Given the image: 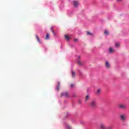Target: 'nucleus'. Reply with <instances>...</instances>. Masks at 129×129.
<instances>
[{
  "mask_svg": "<svg viewBox=\"0 0 129 129\" xmlns=\"http://www.w3.org/2000/svg\"><path fill=\"white\" fill-rule=\"evenodd\" d=\"M115 46L116 47H119V44L118 43H117L115 44Z\"/></svg>",
  "mask_w": 129,
  "mask_h": 129,
  "instance_id": "nucleus-21",
  "label": "nucleus"
},
{
  "mask_svg": "<svg viewBox=\"0 0 129 129\" xmlns=\"http://www.w3.org/2000/svg\"><path fill=\"white\" fill-rule=\"evenodd\" d=\"M89 99V96H86L85 98L86 100H88Z\"/></svg>",
  "mask_w": 129,
  "mask_h": 129,
  "instance_id": "nucleus-19",
  "label": "nucleus"
},
{
  "mask_svg": "<svg viewBox=\"0 0 129 129\" xmlns=\"http://www.w3.org/2000/svg\"><path fill=\"white\" fill-rule=\"evenodd\" d=\"M56 90L57 91H59L60 90V82H57V86L56 87Z\"/></svg>",
  "mask_w": 129,
  "mask_h": 129,
  "instance_id": "nucleus-11",
  "label": "nucleus"
},
{
  "mask_svg": "<svg viewBox=\"0 0 129 129\" xmlns=\"http://www.w3.org/2000/svg\"><path fill=\"white\" fill-rule=\"evenodd\" d=\"M78 41V39L75 38V39H74V41H75V42H77Z\"/></svg>",
  "mask_w": 129,
  "mask_h": 129,
  "instance_id": "nucleus-23",
  "label": "nucleus"
},
{
  "mask_svg": "<svg viewBox=\"0 0 129 129\" xmlns=\"http://www.w3.org/2000/svg\"><path fill=\"white\" fill-rule=\"evenodd\" d=\"M100 92H101V90H100V89H98L95 92V94H96V95H99V94H100Z\"/></svg>",
  "mask_w": 129,
  "mask_h": 129,
  "instance_id": "nucleus-9",
  "label": "nucleus"
},
{
  "mask_svg": "<svg viewBox=\"0 0 129 129\" xmlns=\"http://www.w3.org/2000/svg\"><path fill=\"white\" fill-rule=\"evenodd\" d=\"M60 96L61 97L65 96L66 97H69V92H65L61 93Z\"/></svg>",
  "mask_w": 129,
  "mask_h": 129,
  "instance_id": "nucleus-5",
  "label": "nucleus"
},
{
  "mask_svg": "<svg viewBox=\"0 0 129 129\" xmlns=\"http://www.w3.org/2000/svg\"><path fill=\"white\" fill-rule=\"evenodd\" d=\"M74 97H75L76 96V95H73Z\"/></svg>",
  "mask_w": 129,
  "mask_h": 129,
  "instance_id": "nucleus-27",
  "label": "nucleus"
},
{
  "mask_svg": "<svg viewBox=\"0 0 129 129\" xmlns=\"http://www.w3.org/2000/svg\"><path fill=\"white\" fill-rule=\"evenodd\" d=\"M119 117L121 121H125V120L126 119V117H125V115L123 114H119Z\"/></svg>",
  "mask_w": 129,
  "mask_h": 129,
  "instance_id": "nucleus-3",
  "label": "nucleus"
},
{
  "mask_svg": "<svg viewBox=\"0 0 129 129\" xmlns=\"http://www.w3.org/2000/svg\"><path fill=\"white\" fill-rule=\"evenodd\" d=\"M122 0H117V2H121Z\"/></svg>",
  "mask_w": 129,
  "mask_h": 129,
  "instance_id": "nucleus-26",
  "label": "nucleus"
},
{
  "mask_svg": "<svg viewBox=\"0 0 129 129\" xmlns=\"http://www.w3.org/2000/svg\"><path fill=\"white\" fill-rule=\"evenodd\" d=\"M53 33V35H54V36H56V33H55L54 31V33Z\"/></svg>",
  "mask_w": 129,
  "mask_h": 129,
  "instance_id": "nucleus-24",
  "label": "nucleus"
},
{
  "mask_svg": "<svg viewBox=\"0 0 129 129\" xmlns=\"http://www.w3.org/2000/svg\"><path fill=\"white\" fill-rule=\"evenodd\" d=\"M108 129H112V128L111 127H108Z\"/></svg>",
  "mask_w": 129,
  "mask_h": 129,
  "instance_id": "nucleus-25",
  "label": "nucleus"
},
{
  "mask_svg": "<svg viewBox=\"0 0 129 129\" xmlns=\"http://www.w3.org/2000/svg\"><path fill=\"white\" fill-rule=\"evenodd\" d=\"M71 88H73V87H74V84H71Z\"/></svg>",
  "mask_w": 129,
  "mask_h": 129,
  "instance_id": "nucleus-22",
  "label": "nucleus"
},
{
  "mask_svg": "<svg viewBox=\"0 0 129 129\" xmlns=\"http://www.w3.org/2000/svg\"><path fill=\"white\" fill-rule=\"evenodd\" d=\"M87 35L91 36V35H92V34L90 32L88 31L87 32Z\"/></svg>",
  "mask_w": 129,
  "mask_h": 129,
  "instance_id": "nucleus-18",
  "label": "nucleus"
},
{
  "mask_svg": "<svg viewBox=\"0 0 129 129\" xmlns=\"http://www.w3.org/2000/svg\"><path fill=\"white\" fill-rule=\"evenodd\" d=\"M73 5L75 8H77L79 5V2L77 1H73Z\"/></svg>",
  "mask_w": 129,
  "mask_h": 129,
  "instance_id": "nucleus-6",
  "label": "nucleus"
},
{
  "mask_svg": "<svg viewBox=\"0 0 129 129\" xmlns=\"http://www.w3.org/2000/svg\"><path fill=\"white\" fill-rule=\"evenodd\" d=\"M66 39L68 41L69 40V36H68V35H65L64 36Z\"/></svg>",
  "mask_w": 129,
  "mask_h": 129,
  "instance_id": "nucleus-17",
  "label": "nucleus"
},
{
  "mask_svg": "<svg viewBox=\"0 0 129 129\" xmlns=\"http://www.w3.org/2000/svg\"><path fill=\"white\" fill-rule=\"evenodd\" d=\"M104 34H105L106 36L109 35V33H108V31H107V30H105V31H104Z\"/></svg>",
  "mask_w": 129,
  "mask_h": 129,
  "instance_id": "nucleus-15",
  "label": "nucleus"
},
{
  "mask_svg": "<svg viewBox=\"0 0 129 129\" xmlns=\"http://www.w3.org/2000/svg\"><path fill=\"white\" fill-rule=\"evenodd\" d=\"M118 108H119V109H126V105L122 103L119 104L118 105Z\"/></svg>",
  "mask_w": 129,
  "mask_h": 129,
  "instance_id": "nucleus-1",
  "label": "nucleus"
},
{
  "mask_svg": "<svg viewBox=\"0 0 129 129\" xmlns=\"http://www.w3.org/2000/svg\"><path fill=\"white\" fill-rule=\"evenodd\" d=\"M114 51V50H113V49H112V48L110 47L109 48V53H112Z\"/></svg>",
  "mask_w": 129,
  "mask_h": 129,
  "instance_id": "nucleus-13",
  "label": "nucleus"
},
{
  "mask_svg": "<svg viewBox=\"0 0 129 129\" xmlns=\"http://www.w3.org/2000/svg\"><path fill=\"white\" fill-rule=\"evenodd\" d=\"M78 65H82V63L81 62V61H80V56H78Z\"/></svg>",
  "mask_w": 129,
  "mask_h": 129,
  "instance_id": "nucleus-8",
  "label": "nucleus"
},
{
  "mask_svg": "<svg viewBox=\"0 0 129 129\" xmlns=\"http://www.w3.org/2000/svg\"><path fill=\"white\" fill-rule=\"evenodd\" d=\"M90 105L91 107H92V108H95V107H96V101H92L90 103Z\"/></svg>",
  "mask_w": 129,
  "mask_h": 129,
  "instance_id": "nucleus-2",
  "label": "nucleus"
},
{
  "mask_svg": "<svg viewBox=\"0 0 129 129\" xmlns=\"http://www.w3.org/2000/svg\"><path fill=\"white\" fill-rule=\"evenodd\" d=\"M50 31H51L52 33H54V27H51L50 28Z\"/></svg>",
  "mask_w": 129,
  "mask_h": 129,
  "instance_id": "nucleus-16",
  "label": "nucleus"
},
{
  "mask_svg": "<svg viewBox=\"0 0 129 129\" xmlns=\"http://www.w3.org/2000/svg\"><path fill=\"white\" fill-rule=\"evenodd\" d=\"M67 129H71V126L70 125H67Z\"/></svg>",
  "mask_w": 129,
  "mask_h": 129,
  "instance_id": "nucleus-20",
  "label": "nucleus"
},
{
  "mask_svg": "<svg viewBox=\"0 0 129 129\" xmlns=\"http://www.w3.org/2000/svg\"><path fill=\"white\" fill-rule=\"evenodd\" d=\"M72 75L73 78H75V75H76L75 72L72 71Z\"/></svg>",
  "mask_w": 129,
  "mask_h": 129,
  "instance_id": "nucleus-12",
  "label": "nucleus"
},
{
  "mask_svg": "<svg viewBox=\"0 0 129 129\" xmlns=\"http://www.w3.org/2000/svg\"><path fill=\"white\" fill-rule=\"evenodd\" d=\"M105 67L108 69H109V68H110V64H109V62H108V61L105 62Z\"/></svg>",
  "mask_w": 129,
  "mask_h": 129,
  "instance_id": "nucleus-7",
  "label": "nucleus"
},
{
  "mask_svg": "<svg viewBox=\"0 0 129 129\" xmlns=\"http://www.w3.org/2000/svg\"><path fill=\"white\" fill-rule=\"evenodd\" d=\"M100 129H106V126L105 125V123L104 122H100V126H99Z\"/></svg>",
  "mask_w": 129,
  "mask_h": 129,
  "instance_id": "nucleus-4",
  "label": "nucleus"
},
{
  "mask_svg": "<svg viewBox=\"0 0 129 129\" xmlns=\"http://www.w3.org/2000/svg\"><path fill=\"white\" fill-rule=\"evenodd\" d=\"M45 39L46 40H49V39H50V34H47Z\"/></svg>",
  "mask_w": 129,
  "mask_h": 129,
  "instance_id": "nucleus-14",
  "label": "nucleus"
},
{
  "mask_svg": "<svg viewBox=\"0 0 129 129\" xmlns=\"http://www.w3.org/2000/svg\"><path fill=\"white\" fill-rule=\"evenodd\" d=\"M35 37L39 44H41L42 42H41V40H40V38L39 37V36L37 35H36Z\"/></svg>",
  "mask_w": 129,
  "mask_h": 129,
  "instance_id": "nucleus-10",
  "label": "nucleus"
}]
</instances>
